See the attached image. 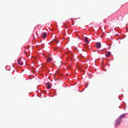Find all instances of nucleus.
Listing matches in <instances>:
<instances>
[{"instance_id": "obj_7", "label": "nucleus", "mask_w": 128, "mask_h": 128, "mask_svg": "<svg viewBox=\"0 0 128 128\" xmlns=\"http://www.w3.org/2000/svg\"><path fill=\"white\" fill-rule=\"evenodd\" d=\"M42 37L44 38H46V33H42Z\"/></svg>"}, {"instance_id": "obj_8", "label": "nucleus", "mask_w": 128, "mask_h": 128, "mask_svg": "<svg viewBox=\"0 0 128 128\" xmlns=\"http://www.w3.org/2000/svg\"><path fill=\"white\" fill-rule=\"evenodd\" d=\"M21 62V60L20 59H18V64H20L21 65H22L23 64V63L22 62H21V63H20V62Z\"/></svg>"}, {"instance_id": "obj_2", "label": "nucleus", "mask_w": 128, "mask_h": 128, "mask_svg": "<svg viewBox=\"0 0 128 128\" xmlns=\"http://www.w3.org/2000/svg\"><path fill=\"white\" fill-rule=\"evenodd\" d=\"M67 55L68 57L70 58L71 60H72L74 57V55L70 52L68 51L67 53Z\"/></svg>"}, {"instance_id": "obj_10", "label": "nucleus", "mask_w": 128, "mask_h": 128, "mask_svg": "<svg viewBox=\"0 0 128 128\" xmlns=\"http://www.w3.org/2000/svg\"><path fill=\"white\" fill-rule=\"evenodd\" d=\"M52 61L51 59L50 58H48L47 60V61L48 62H50Z\"/></svg>"}, {"instance_id": "obj_5", "label": "nucleus", "mask_w": 128, "mask_h": 128, "mask_svg": "<svg viewBox=\"0 0 128 128\" xmlns=\"http://www.w3.org/2000/svg\"><path fill=\"white\" fill-rule=\"evenodd\" d=\"M84 41L86 43H88L90 42V41L88 40V38L87 37L85 38Z\"/></svg>"}, {"instance_id": "obj_1", "label": "nucleus", "mask_w": 128, "mask_h": 128, "mask_svg": "<svg viewBox=\"0 0 128 128\" xmlns=\"http://www.w3.org/2000/svg\"><path fill=\"white\" fill-rule=\"evenodd\" d=\"M122 121V119L118 118L114 122V126H119Z\"/></svg>"}, {"instance_id": "obj_4", "label": "nucleus", "mask_w": 128, "mask_h": 128, "mask_svg": "<svg viewBox=\"0 0 128 128\" xmlns=\"http://www.w3.org/2000/svg\"><path fill=\"white\" fill-rule=\"evenodd\" d=\"M125 114H122L119 116L118 118L121 119L122 118H124L125 117Z\"/></svg>"}, {"instance_id": "obj_6", "label": "nucleus", "mask_w": 128, "mask_h": 128, "mask_svg": "<svg viewBox=\"0 0 128 128\" xmlns=\"http://www.w3.org/2000/svg\"><path fill=\"white\" fill-rule=\"evenodd\" d=\"M46 84L47 86L46 88L48 89H49L50 88V82H47Z\"/></svg>"}, {"instance_id": "obj_12", "label": "nucleus", "mask_w": 128, "mask_h": 128, "mask_svg": "<svg viewBox=\"0 0 128 128\" xmlns=\"http://www.w3.org/2000/svg\"><path fill=\"white\" fill-rule=\"evenodd\" d=\"M44 66L45 67H46V66L45 65V64L44 65Z\"/></svg>"}, {"instance_id": "obj_3", "label": "nucleus", "mask_w": 128, "mask_h": 128, "mask_svg": "<svg viewBox=\"0 0 128 128\" xmlns=\"http://www.w3.org/2000/svg\"><path fill=\"white\" fill-rule=\"evenodd\" d=\"M96 46L97 48H99L101 47V44L99 42H97L96 43Z\"/></svg>"}, {"instance_id": "obj_9", "label": "nucleus", "mask_w": 128, "mask_h": 128, "mask_svg": "<svg viewBox=\"0 0 128 128\" xmlns=\"http://www.w3.org/2000/svg\"><path fill=\"white\" fill-rule=\"evenodd\" d=\"M111 54V52H108V53L106 55V56L107 57H108Z\"/></svg>"}, {"instance_id": "obj_11", "label": "nucleus", "mask_w": 128, "mask_h": 128, "mask_svg": "<svg viewBox=\"0 0 128 128\" xmlns=\"http://www.w3.org/2000/svg\"><path fill=\"white\" fill-rule=\"evenodd\" d=\"M85 86H86V88L87 87V86H88V85H85Z\"/></svg>"}]
</instances>
